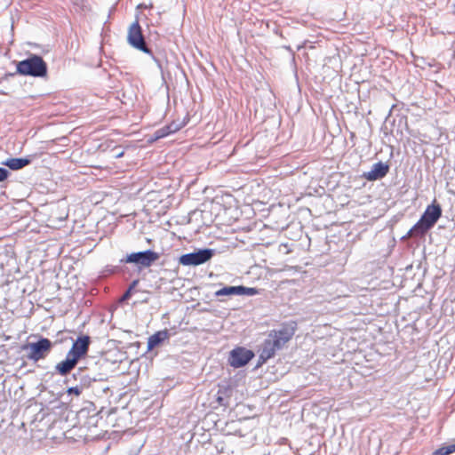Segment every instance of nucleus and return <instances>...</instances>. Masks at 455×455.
Masks as SVG:
<instances>
[{"label": "nucleus", "instance_id": "obj_15", "mask_svg": "<svg viewBox=\"0 0 455 455\" xmlns=\"http://www.w3.org/2000/svg\"><path fill=\"white\" fill-rule=\"evenodd\" d=\"M238 285L237 286H224L214 292L216 298L222 296H238Z\"/></svg>", "mask_w": 455, "mask_h": 455}, {"label": "nucleus", "instance_id": "obj_10", "mask_svg": "<svg viewBox=\"0 0 455 455\" xmlns=\"http://www.w3.org/2000/svg\"><path fill=\"white\" fill-rule=\"evenodd\" d=\"M283 347L280 344L278 340L271 337L270 334L267 335V338L264 340L261 346V357L262 359H270L272 358L275 352L281 350Z\"/></svg>", "mask_w": 455, "mask_h": 455}, {"label": "nucleus", "instance_id": "obj_5", "mask_svg": "<svg viewBox=\"0 0 455 455\" xmlns=\"http://www.w3.org/2000/svg\"><path fill=\"white\" fill-rule=\"evenodd\" d=\"M53 342L49 339L39 336L36 341L22 345L21 349L27 351V358L34 363L44 359L52 351Z\"/></svg>", "mask_w": 455, "mask_h": 455}, {"label": "nucleus", "instance_id": "obj_3", "mask_svg": "<svg viewBox=\"0 0 455 455\" xmlns=\"http://www.w3.org/2000/svg\"><path fill=\"white\" fill-rule=\"evenodd\" d=\"M47 63L37 54H31L16 63V73L20 76L43 78L47 76Z\"/></svg>", "mask_w": 455, "mask_h": 455}, {"label": "nucleus", "instance_id": "obj_27", "mask_svg": "<svg viewBox=\"0 0 455 455\" xmlns=\"http://www.w3.org/2000/svg\"><path fill=\"white\" fill-rule=\"evenodd\" d=\"M452 7H453L452 13L455 15V3L452 4Z\"/></svg>", "mask_w": 455, "mask_h": 455}, {"label": "nucleus", "instance_id": "obj_13", "mask_svg": "<svg viewBox=\"0 0 455 455\" xmlns=\"http://www.w3.org/2000/svg\"><path fill=\"white\" fill-rule=\"evenodd\" d=\"M31 162V156H26L19 158H8L4 161L2 164L7 166L12 171H18L30 164Z\"/></svg>", "mask_w": 455, "mask_h": 455}, {"label": "nucleus", "instance_id": "obj_19", "mask_svg": "<svg viewBox=\"0 0 455 455\" xmlns=\"http://www.w3.org/2000/svg\"><path fill=\"white\" fill-rule=\"evenodd\" d=\"M455 452V443L436 449L432 455H450Z\"/></svg>", "mask_w": 455, "mask_h": 455}, {"label": "nucleus", "instance_id": "obj_21", "mask_svg": "<svg viewBox=\"0 0 455 455\" xmlns=\"http://www.w3.org/2000/svg\"><path fill=\"white\" fill-rule=\"evenodd\" d=\"M82 387L81 386H75L68 387L67 390L68 395H76L78 396L82 393Z\"/></svg>", "mask_w": 455, "mask_h": 455}, {"label": "nucleus", "instance_id": "obj_20", "mask_svg": "<svg viewBox=\"0 0 455 455\" xmlns=\"http://www.w3.org/2000/svg\"><path fill=\"white\" fill-rule=\"evenodd\" d=\"M238 296H254L259 294V290L254 287H245L238 285Z\"/></svg>", "mask_w": 455, "mask_h": 455}, {"label": "nucleus", "instance_id": "obj_6", "mask_svg": "<svg viewBox=\"0 0 455 455\" xmlns=\"http://www.w3.org/2000/svg\"><path fill=\"white\" fill-rule=\"evenodd\" d=\"M160 258V254L151 249L134 251L125 255L119 262L121 264H133L140 271L152 266Z\"/></svg>", "mask_w": 455, "mask_h": 455}, {"label": "nucleus", "instance_id": "obj_1", "mask_svg": "<svg viewBox=\"0 0 455 455\" xmlns=\"http://www.w3.org/2000/svg\"><path fill=\"white\" fill-rule=\"evenodd\" d=\"M91 342L89 335L82 334L77 336L73 340L71 348L67 353L65 359L55 365V372L60 376L69 374L76 367L79 361L87 355Z\"/></svg>", "mask_w": 455, "mask_h": 455}, {"label": "nucleus", "instance_id": "obj_22", "mask_svg": "<svg viewBox=\"0 0 455 455\" xmlns=\"http://www.w3.org/2000/svg\"><path fill=\"white\" fill-rule=\"evenodd\" d=\"M9 171L4 167H0V182L4 181L9 177Z\"/></svg>", "mask_w": 455, "mask_h": 455}, {"label": "nucleus", "instance_id": "obj_7", "mask_svg": "<svg viewBox=\"0 0 455 455\" xmlns=\"http://www.w3.org/2000/svg\"><path fill=\"white\" fill-rule=\"evenodd\" d=\"M216 251L211 248H201L192 252L185 253L179 258V263L183 266H199L209 261Z\"/></svg>", "mask_w": 455, "mask_h": 455}, {"label": "nucleus", "instance_id": "obj_2", "mask_svg": "<svg viewBox=\"0 0 455 455\" xmlns=\"http://www.w3.org/2000/svg\"><path fill=\"white\" fill-rule=\"evenodd\" d=\"M441 205L435 200L427 205L419 220L412 226L405 235L402 237L404 240L408 237H423L436 224L442 216Z\"/></svg>", "mask_w": 455, "mask_h": 455}, {"label": "nucleus", "instance_id": "obj_14", "mask_svg": "<svg viewBox=\"0 0 455 455\" xmlns=\"http://www.w3.org/2000/svg\"><path fill=\"white\" fill-rule=\"evenodd\" d=\"M170 337V332L168 330H163L156 331L153 335L148 338V350H152L156 347L162 344L164 340L168 339Z\"/></svg>", "mask_w": 455, "mask_h": 455}, {"label": "nucleus", "instance_id": "obj_4", "mask_svg": "<svg viewBox=\"0 0 455 455\" xmlns=\"http://www.w3.org/2000/svg\"><path fill=\"white\" fill-rule=\"evenodd\" d=\"M127 43L134 49L140 51L151 57L159 68L162 69V62L156 58L151 49L148 46L142 28L138 20L131 24L127 32Z\"/></svg>", "mask_w": 455, "mask_h": 455}, {"label": "nucleus", "instance_id": "obj_16", "mask_svg": "<svg viewBox=\"0 0 455 455\" xmlns=\"http://www.w3.org/2000/svg\"><path fill=\"white\" fill-rule=\"evenodd\" d=\"M127 267L119 262V265L112 266L108 265L105 267L103 271L104 275H116V274H124Z\"/></svg>", "mask_w": 455, "mask_h": 455}, {"label": "nucleus", "instance_id": "obj_23", "mask_svg": "<svg viewBox=\"0 0 455 455\" xmlns=\"http://www.w3.org/2000/svg\"><path fill=\"white\" fill-rule=\"evenodd\" d=\"M114 151H116V153H115V156H115V158H116V159H117V158H121V157L124 155V150H120V148H116L114 149Z\"/></svg>", "mask_w": 455, "mask_h": 455}, {"label": "nucleus", "instance_id": "obj_11", "mask_svg": "<svg viewBox=\"0 0 455 455\" xmlns=\"http://www.w3.org/2000/svg\"><path fill=\"white\" fill-rule=\"evenodd\" d=\"M389 171V165L383 162L374 164L371 170L364 172L363 177L369 181H374L383 179Z\"/></svg>", "mask_w": 455, "mask_h": 455}, {"label": "nucleus", "instance_id": "obj_8", "mask_svg": "<svg viewBox=\"0 0 455 455\" xmlns=\"http://www.w3.org/2000/svg\"><path fill=\"white\" fill-rule=\"evenodd\" d=\"M254 355L252 350L238 347L230 351L228 363L234 368H241L245 366Z\"/></svg>", "mask_w": 455, "mask_h": 455}, {"label": "nucleus", "instance_id": "obj_9", "mask_svg": "<svg viewBox=\"0 0 455 455\" xmlns=\"http://www.w3.org/2000/svg\"><path fill=\"white\" fill-rule=\"evenodd\" d=\"M296 328L297 323L295 322L284 323L279 329L270 331L269 334L284 347L293 337Z\"/></svg>", "mask_w": 455, "mask_h": 455}, {"label": "nucleus", "instance_id": "obj_12", "mask_svg": "<svg viewBox=\"0 0 455 455\" xmlns=\"http://www.w3.org/2000/svg\"><path fill=\"white\" fill-rule=\"evenodd\" d=\"M184 125H185V123L172 122L171 124L164 125L162 128L156 130L153 133L152 137L148 140V141L154 142L160 139L165 138L168 135L180 131Z\"/></svg>", "mask_w": 455, "mask_h": 455}, {"label": "nucleus", "instance_id": "obj_18", "mask_svg": "<svg viewBox=\"0 0 455 455\" xmlns=\"http://www.w3.org/2000/svg\"><path fill=\"white\" fill-rule=\"evenodd\" d=\"M139 283H140V279L137 278V279H134L129 284L127 290L124 291V293L120 298V302L126 301V300H128L132 297V294L134 289L136 288V286L139 284Z\"/></svg>", "mask_w": 455, "mask_h": 455}, {"label": "nucleus", "instance_id": "obj_24", "mask_svg": "<svg viewBox=\"0 0 455 455\" xmlns=\"http://www.w3.org/2000/svg\"><path fill=\"white\" fill-rule=\"evenodd\" d=\"M268 359H262L261 357V350H259V362H258V365H260L264 363H266Z\"/></svg>", "mask_w": 455, "mask_h": 455}, {"label": "nucleus", "instance_id": "obj_17", "mask_svg": "<svg viewBox=\"0 0 455 455\" xmlns=\"http://www.w3.org/2000/svg\"><path fill=\"white\" fill-rule=\"evenodd\" d=\"M84 372V370L83 368H79L77 370V372L76 373H74L73 374V377L75 379H76V376H80V386L83 387H89L92 383V381H96V378H92L88 375H84L83 374Z\"/></svg>", "mask_w": 455, "mask_h": 455}, {"label": "nucleus", "instance_id": "obj_26", "mask_svg": "<svg viewBox=\"0 0 455 455\" xmlns=\"http://www.w3.org/2000/svg\"><path fill=\"white\" fill-rule=\"evenodd\" d=\"M284 48H285L286 50H288V51H290V52H293L290 46H285Z\"/></svg>", "mask_w": 455, "mask_h": 455}, {"label": "nucleus", "instance_id": "obj_25", "mask_svg": "<svg viewBox=\"0 0 455 455\" xmlns=\"http://www.w3.org/2000/svg\"><path fill=\"white\" fill-rule=\"evenodd\" d=\"M217 401L220 405H223V397L218 396Z\"/></svg>", "mask_w": 455, "mask_h": 455}]
</instances>
